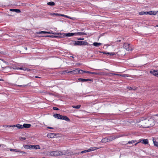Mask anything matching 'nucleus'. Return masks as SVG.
Returning <instances> with one entry per match:
<instances>
[{"label": "nucleus", "instance_id": "nucleus-1", "mask_svg": "<svg viewBox=\"0 0 158 158\" xmlns=\"http://www.w3.org/2000/svg\"><path fill=\"white\" fill-rule=\"evenodd\" d=\"M147 118H142L139 121V125L140 127L143 128H146L149 127V126L148 125V121Z\"/></svg>", "mask_w": 158, "mask_h": 158}, {"label": "nucleus", "instance_id": "nucleus-2", "mask_svg": "<svg viewBox=\"0 0 158 158\" xmlns=\"http://www.w3.org/2000/svg\"><path fill=\"white\" fill-rule=\"evenodd\" d=\"M100 148L97 147H91L88 150H85L84 151H82L81 152H79L78 153L74 152V154H79L80 153L83 154L84 153H86L87 152H89L92 151H94L96 149H98Z\"/></svg>", "mask_w": 158, "mask_h": 158}, {"label": "nucleus", "instance_id": "nucleus-3", "mask_svg": "<svg viewBox=\"0 0 158 158\" xmlns=\"http://www.w3.org/2000/svg\"><path fill=\"white\" fill-rule=\"evenodd\" d=\"M65 154V153H63L62 152L56 151L50 152L49 153V155L51 156H57Z\"/></svg>", "mask_w": 158, "mask_h": 158}, {"label": "nucleus", "instance_id": "nucleus-4", "mask_svg": "<svg viewBox=\"0 0 158 158\" xmlns=\"http://www.w3.org/2000/svg\"><path fill=\"white\" fill-rule=\"evenodd\" d=\"M23 147L24 148L26 149H40V148L38 145H24Z\"/></svg>", "mask_w": 158, "mask_h": 158}, {"label": "nucleus", "instance_id": "nucleus-5", "mask_svg": "<svg viewBox=\"0 0 158 158\" xmlns=\"http://www.w3.org/2000/svg\"><path fill=\"white\" fill-rule=\"evenodd\" d=\"M148 125L149 126V127L152 126L154 124V120L152 118H150L148 119H147Z\"/></svg>", "mask_w": 158, "mask_h": 158}, {"label": "nucleus", "instance_id": "nucleus-6", "mask_svg": "<svg viewBox=\"0 0 158 158\" xmlns=\"http://www.w3.org/2000/svg\"><path fill=\"white\" fill-rule=\"evenodd\" d=\"M57 35H61L62 36H60V37H62L64 36H67V37H70V36H72L73 35H76V33H64L62 34H61L60 33H57Z\"/></svg>", "mask_w": 158, "mask_h": 158}, {"label": "nucleus", "instance_id": "nucleus-7", "mask_svg": "<svg viewBox=\"0 0 158 158\" xmlns=\"http://www.w3.org/2000/svg\"><path fill=\"white\" fill-rule=\"evenodd\" d=\"M86 72H87V71H84L81 69L78 70L76 69L71 71L69 72H73V74L77 73L80 74H83L84 73H86Z\"/></svg>", "mask_w": 158, "mask_h": 158}, {"label": "nucleus", "instance_id": "nucleus-8", "mask_svg": "<svg viewBox=\"0 0 158 158\" xmlns=\"http://www.w3.org/2000/svg\"><path fill=\"white\" fill-rule=\"evenodd\" d=\"M139 143H141L144 144H147L148 143V139H141L139 140L138 142L135 144V145H136L137 144Z\"/></svg>", "mask_w": 158, "mask_h": 158}, {"label": "nucleus", "instance_id": "nucleus-9", "mask_svg": "<svg viewBox=\"0 0 158 158\" xmlns=\"http://www.w3.org/2000/svg\"><path fill=\"white\" fill-rule=\"evenodd\" d=\"M77 45L81 46L82 45H88V43L85 41H77Z\"/></svg>", "mask_w": 158, "mask_h": 158}, {"label": "nucleus", "instance_id": "nucleus-10", "mask_svg": "<svg viewBox=\"0 0 158 158\" xmlns=\"http://www.w3.org/2000/svg\"><path fill=\"white\" fill-rule=\"evenodd\" d=\"M113 140V138H105L104 139H102L101 140V142L102 143H106L107 142H108L110 141H111Z\"/></svg>", "mask_w": 158, "mask_h": 158}, {"label": "nucleus", "instance_id": "nucleus-11", "mask_svg": "<svg viewBox=\"0 0 158 158\" xmlns=\"http://www.w3.org/2000/svg\"><path fill=\"white\" fill-rule=\"evenodd\" d=\"M150 73L156 77H158V70H152L150 71Z\"/></svg>", "mask_w": 158, "mask_h": 158}, {"label": "nucleus", "instance_id": "nucleus-12", "mask_svg": "<svg viewBox=\"0 0 158 158\" xmlns=\"http://www.w3.org/2000/svg\"><path fill=\"white\" fill-rule=\"evenodd\" d=\"M130 44H128L125 43L123 45V47L127 51H129L130 50Z\"/></svg>", "mask_w": 158, "mask_h": 158}, {"label": "nucleus", "instance_id": "nucleus-13", "mask_svg": "<svg viewBox=\"0 0 158 158\" xmlns=\"http://www.w3.org/2000/svg\"><path fill=\"white\" fill-rule=\"evenodd\" d=\"M78 80L79 81H81L82 82H86L88 81H93V79H83L81 78H79L78 79Z\"/></svg>", "mask_w": 158, "mask_h": 158}, {"label": "nucleus", "instance_id": "nucleus-14", "mask_svg": "<svg viewBox=\"0 0 158 158\" xmlns=\"http://www.w3.org/2000/svg\"><path fill=\"white\" fill-rule=\"evenodd\" d=\"M56 134L54 133H49L47 135L48 137L50 138H54L56 136Z\"/></svg>", "mask_w": 158, "mask_h": 158}, {"label": "nucleus", "instance_id": "nucleus-15", "mask_svg": "<svg viewBox=\"0 0 158 158\" xmlns=\"http://www.w3.org/2000/svg\"><path fill=\"white\" fill-rule=\"evenodd\" d=\"M53 116L55 118L60 119H61L62 117V115L58 114H54Z\"/></svg>", "mask_w": 158, "mask_h": 158}, {"label": "nucleus", "instance_id": "nucleus-16", "mask_svg": "<svg viewBox=\"0 0 158 158\" xmlns=\"http://www.w3.org/2000/svg\"><path fill=\"white\" fill-rule=\"evenodd\" d=\"M52 31H49V32L45 31H41L40 32H38L37 34H40L41 33H44V34L47 33V34H51V33L53 34L52 33ZM54 34H56V33H54Z\"/></svg>", "mask_w": 158, "mask_h": 158}, {"label": "nucleus", "instance_id": "nucleus-17", "mask_svg": "<svg viewBox=\"0 0 158 158\" xmlns=\"http://www.w3.org/2000/svg\"><path fill=\"white\" fill-rule=\"evenodd\" d=\"M23 128L24 127L25 128H28L30 127L31 126V125L29 124H26L24 123L23 124Z\"/></svg>", "mask_w": 158, "mask_h": 158}, {"label": "nucleus", "instance_id": "nucleus-18", "mask_svg": "<svg viewBox=\"0 0 158 158\" xmlns=\"http://www.w3.org/2000/svg\"><path fill=\"white\" fill-rule=\"evenodd\" d=\"M10 10L12 11H14L17 13H19L21 12V11L19 9H10Z\"/></svg>", "mask_w": 158, "mask_h": 158}, {"label": "nucleus", "instance_id": "nucleus-19", "mask_svg": "<svg viewBox=\"0 0 158 158\" xmlns=\"http://www.w3.org/2000/svg\"><path fill=\"white\" fill-rule=\"evenodd\" d=\"M61 119L64 120L66 121H69L70 120L69 118L63 115H62V117Z\"/></svg>", "mask_w": 158, "mask_h": 158}, {"label": "nucleus", "instance_id": "nucleus-20", "mask_svg": "<svg viewBox=\"0 0 158 158\" xmlns=\"http://www.w3.org/2000/svg\"><path fill=\"white\" fill-rule=\"evenodd\" d=\"M158 11H149V15H155L157 14Z\"/></svg>", "mask_w": 158, "mask_h": 158}, {"label": "nucleus", "instance_id": "nucleus-21", "mask_svg": "<svg viewBox=\"0 0 158 158\" xmlns=\"http://www.w3.org/2000/svg\"><path fill=\"white\" fill-rule=\"evenodd\" d=\"M76 33V35H86L87 34L83 32H78L77 33Z\"/></svg>", "mask_w": 158, "mask_h": 158}, {"label": "nucleus", "instance_id": "nucleus-22", "mask_svg": "<svg viewBox=\"0 0 158 158\" xmlns=\"http://www.w3.org/2000/svg\"><path fill=\"white\" fill-rule=\"evenodd\" d=\"M153 141L155 146L157 147L158 148V143L156 141L155 139H153Z\"/></svg>", "mask_w": 158, "mask_h": 158}, {"label": "nucleus", "instance_id": "nucleus-23", "mask_svg": "<svg viewBox=\"0 0 158 158\" xmlns=\"http://www.w3.org/2000/svg\"><path fill=\"white\" fill-rule=\"evenodd\" d=\"M51 16H60L61 15V14H58L57 13H51L50 14Z\"/></svg>", "mask_w": 158, "mask_h": 158}, {"label": "nucleus", "instance_id": "nucleus-24", "mask_svg": "<svg viewBox=\"0 0 158 158\" xmlns=\"http://www.w3.org/2000/svg\"><path fill=\"white\" fill-rule=\"evenodd\" d=\"M102 44L99 43L94 42L93 44V45L96 47H98Z\"/></svg>", "mask_w": 158, "mask_h": 158}, {"label": "nucleus", "instance_id": "nucleus-25", "mask_svg": "<svg viewBox=\"0 0 158 158\" xmlns=\"http://www.w3.org/2000/svg\"><path fill=\"white\" fill-rule=\"evenodd\" d=\"M47 4L48 5L50 6H53L55 5V3L54 2H48L47 3Z\"/></svg>", "mask_w": 158, "mask_h": 158}, {"label": "nucleus", "instance_id": "nucleus-26", "mask_svg": "<svg viewBox=\"0 0 158 158\" xmlns=\"http://www.w3.org/2000/svg\"><path fill=\"white\" fill-rule=\"evenodd\" d=\"M16 127L19 129H22L23 128V125H22L17 124V125H16Z\"/></svg>", "mask_w": 158, "mask_h": 158}, {"label": "nucleus", "instance_id": "nucleus-27", "mask_svg": "<svg viewBox=\"0 0 158 158\" xmlns=\"http://www.w3.org/2000/svg\"><path fill=\"white\" fill-rule=\"evenodd\" d=\"M86 73H90V74H95V75H98V73H97L94 72H89V71H87V72H86Z\"/></svg>", "mask_w": 158, "mask_h": 158}, {"label": "nucleus", "instance_id": "nucleus-28", "mask_svg": "<svg viewBox=\"0 0 158 158\" xmlns=\"http://www.w3.org/2000/svg\"><path fill=\"white\" fill-rule=\"evenodd\" d=\"M77 41H72L73 42L72 43H71L70 44H72L75 46L77 45Z\"/></svg>", "mask_w": 158, "mask_h": 158}, {"label": "nucleus", "instance_id": "nucleus-29", "mask_svg": "<svg viewBox=\"0 0 158 158\" xmlns=\"http://www.w3.org/2000/svg\"><path fill=\"white\" fill-rule=\"evenodd\" d=\"M19 149H12V148H10V150L11 152H19Z\"/></svg>", "mask_w": 158, "mask_h": 158}, {"label": "nucleus", "instance_id": "nucleus-30", "mask_svg": "<svg viewBox=\"0 0 158 158\" xmlns=\"http://www.w3.org/2000/svg\"><path fill=\"white\" fill-rule=\"evenodd\" d=\"M136 142H137V141L136 140H132L128 142V143L129 144H133L135 143Z\"/></svg>", "mask_w": 158, "mask_h": 158}, {"label": "nucleus", "instance_id": "nucleus-31", "mask_svg": "<svg viewBox=\"0 0 158 158\" xmlns=\"http://www.w3.org/2000/svg\"><path fill=\"white\" fill-rule=\"evenodd\" d=\"M70 71H68V70H65L62 71V73L63 74H65L67 73H73V72H69Z\"/></svg>", "mask_w": 158, "mask_h": 158}, {"label": "nucleus", "instance_id": "nucleus-32", "mask_svg": "<svg viewBox=\"0 0 158 158\" xmlns=\"http://www.w3.org/2000/svg\"><path fill=\"white\" fill-rule=\"evenodd\" d=\"M81 107V105H77V106H73L72 107L74 108L77 109H79Z\"/></svg>", "mask_w": 158, "mask_h": 158}, {"label": "nucleus", "instance_id": "nucleus-33", "mask_svg": "<svg viewBox=\"0 0 158 158\" xmlns=\"http://www.w3.org/2000/svg\"><path fill=\"white\" fill-rule=\"evenodd\" d=\"M61 16H62L63 17H66L67 18L70 19H73L72 18H71V17H70L69 16H67V15H65L61 14Z\"/></svg>", "mask_w": 158, "mask_h": 158}, {"label": "nucleus", "instance_id": "nucleus-34", "mask_svg": "<svg viewBox=\"0 0 158 158\" xmlns=\"http://www.w3.org/2000/svg\"><path fill=\"white\" fill-rule=\"evenodd\" d=\"M46 36L50 37H52V38H54V37L56 38V37H59V36H54V35H47V36Z\"/></svg>", "mask_w": 158, "mask_h": 158}, {"label": "nucleus", "instance_id": "nucleus-35", "mask_svg": "<svg viewBox=\"0 0 158 158\" xmlns=\"http://www.w3.org/2000/svg\"><path fill=\"white\" fill-rule=\"evenodd\" d=\"M127 89H129V90H135V89H133L132 87H127Z\"/></svg>", "mask_w": 158, "mask_h": 158}, {"label": "nucleus", "instance_id": "nucleus-36", "mask_svg": "<svg viewBox=\"0 0 158 158\" xmlns=\"http://www.w3.org/2000/svg\"><path fill=\"white\" fill-rule=\"evenodd\" d=\"M7 127H16V125H7Z\"/></svg>", "mask_w": 158, "mask_h": 158}, {"label": "nucleus", "instance_id": "nucleus-37", "mask_svg": "<svg viewBox=\"0 0 158 158\" xmlns=\"http://www.w3.org/2000/svg\"><path fill=\"white\" fill-rule=\"evenodd\" d=\"M120 75L122 77H128V76L126 74H122V75Z\"/></svg>", "mask_w": 158, "mask_h": 158}, {"label": "nucleus", "instance_id": "nucleus-38", "mask_svg": "<svg viewBox=\"0 0 158 158\" xmlns=\"http://www.w3.org/2000/svg\"><path fill=\"white\" fill-rule=\"evenodd\" d=\"M19 151H20V152H20V153H22V154H25L26 153V152H25L22 151H21L20 150H19Z\"/></svg>", "mask_w": 158, "mask_h": 158}, {"label": "nucleus", "instance_id": "nucleus-39", "mask_svg": "<svg viewBox=\"0 0 158 158\" xmlns=\"http://www.w3.org/2000/svg\"><path fill=\"white\" fill-rule=\"evenodd\" d=\"M18 86L21 87H24L27 86V85H18Z\"/></svg>", "mask_w": 158, "mask_h": 158}, {"label": "nucleus", "instance_id": "nucleus-40", "mask_svg": "<svg viewBox=\"0 0 158 158\" xmlns=\"http://www.w3.org/2000/svg\"><path fill=\"white\" fill-rule=\"evenodd\" d=\"M144 13H144V12H143V11H141V12H140L139 13V15H143L144 14Z\"/></svg>", "mask_w": 158, "mask_h": 158}, {"label": "nucleus", "instance_id": "nucleus-41", "mask_svg": "<svg viewBox=\"0 0 158 158\" xmlns=\"http://www.w3.org/2000/svg\"><path fill=\"white\" fill-rule=\"evenodd\" d=\"M19 69L22 70H25V71L26 70V68H19Z\"/></svg>", "mask_w": 158, "mask_h": 158}, {"label": "nucleus", "instance_id": "nucleus-42", "mask_svg": "<svg viewBox=\"0 0 158 158\" xmlns=\"http://www.w3.org/2000/svg\"><path fill=\"white\" fill-rule=\"evenodd\" d=\"M115 54H116L114 52H110V56H113V55H115Z\"/></svg>", "mask_w": 158, "mask_h": 158}, {"label": "nucleus", "instance_id": "nucleus-43", "mask_svg": "<svg viewBox=\"0 0 158 158\" xmlns=\"http://www.w3.org/2000/svg\"><path fill=\"white\" fill-rule=\"evenodd\" d=\"M53 110H59V109L58 108L56 107H53Z\"/></svg>", "mask_w": 158, "mask_h": 158}, {"label": "nucleus", "instance_id": "nucleus-44", "mask_svg": "<svg viewBox=\"0 0 158 158\" xmlns=\"http://www.w3.org/2000/svg\"><path fill=\"white\" fill-rule=\"evenodd\" d=\"M144 14L145 15H148V14H149V11H146V12H144Z\"/></svg>", "mask_w": 158, "mask_h": 158}, {"label": "nucleus", "instance_id": "nucleus-45", "mask_svg": "<svg viewBox=\"0 0 158 158\" xmlns=\"http://www.w3.org/2000/svg\"><path fill=\"white\" fill-rule=\"evenodd\" d=\"M105 54L107 55H110V52H106Z\"/></svg>", "mask_w": 158, "mask_h": 158}, {"label": "nucleus", "instance_id": "nucleus-46", "mask_svg": "<svg viewBox=\"0 0 158 158\" xmlns=\"http://www.w3.org/2000/svg\"><path fill=\"white\" fill-rule=\"evenodd\" d=\"M19 68L18 67H15V68H14L13 69H19Z\"/></svg>", "mask_w": 158, "mask_h": 158}, {"label": "nucleus", "instance_id": "nucleus-47", "mask_svg": "<svg viewBox=\"0 0 158 158\" xmlns=\"http://www.w3.org/2000/svg\"><path fill=\"white\" fill-rule=\"evenodd\" d=\"M21 139H23V140H25L26 139V138H25V137H21Z\"/></svg>", "mask_w": 158, "mask_h": 158}, {"label": "nucleus", "instance_id": "nucleus-48", "mask_svg": "<svg viewBox=\"0 0 158 158\" xmlns=\"http://www.w3.org/2000/svg\"><path fill=\"white\" fill-rule=\"evenodd\" d=\"M77 39L78 40H84V38H77Z\"/></svg>", "mask_w": 158, "mask_h": 158}, {"label": "nucleus", "instance_id": "nucleus-49", "mask_svg": "<svg viewBox=\"0 0 158 158\" xmlns=\"http://www.w3.org/2000/svg\"><path fill=\"white\" fill-rule=\"evenodd\" d=\"M47 128L48 129H53V127H48Z\"/></svg>", "mask_w": 158, "mask_h": 158}, {"label": "nucleus", "instance_id": "nucleus-50", "mask_svg": "<svg viewBox=\"0 0 158 158\" xmlns=\"http://www.w3.org/2000/svg\"><path fill=\"white\" fill-rule=\"evenodd\" d=\"M23 50L25 49V50H27V47L23 48Z\"/></svg>", "mask_w": 158, "mask_h": 158}, {"label": "nucleus", "instance_id": "nucleus-51", "mask_svg": "<svg viewBox=\"0 0 158 158\" xmlns=\"http://www.w3.org/2000/svg\"><path fill=\"white\" fill-rule=\"evenodd\" d=\"M99 52L101 53H103V54H105L106 52Z\"/></svg>", "mask_w": 158, "mask_h": 158}, {"label": "nucleus", "instance_id": "nucleus-52", "mask_svg": "<svg viewBox=\"0 0 158 158\" xmlns=\"http://www.w3.org/2000/svg\"><path fill=\"white\" fill-rule=\"evenodd\" d=\"M0 81H4V80L2 79H0Z\"/></svg>", "mask_w": 158, "mask_h": 158}, {"label": "nucleus", "instance_id": "nucleus-53", "mask_svg": "<svg viewBox=\"0 0 158 158\" xmlns=\"http://www.w3.org/2000/svg\"><path fill=\"white\" fill-rule=\"evenodd\" d=\"M35 78H39V77H38V76H35Z\"/></svg>", "mask_w": 158, "mask_h": 158}, {"label": "nucleus", "instance_id": "nucleus-54", "mask_svg": "<svg viewBox=\"0 0 158 158\" xmlns=\"http://www.w3.org/2000/svg\"><path fill=\"white\" fill-rule=\"evenodd\" d=\"M16 5L17 6H19V5H20V4H16Z\"/></svg>", "mask_w": 158, "mask_h": 158}, {"label": "nucleus", "instance_id": "nucleus-55", "mask_svg": "<svg viewBox=\"0 0 158 158\" xmlns=\"http://www.w3.org/2000/svg\"><path fill=\"white\" fill-rule=\"evenodd\" d=\"M3 62L4 63H6V62L5 61H3Z\"/></svg>", "mask_w": 158, "mask_h": 158}, {"label": "nucleus", "instance_id": "nucleus-56", "mask_svg": "<svg viewBox=\"0 0 158 158\" xmlns=\"http://www.w3.org/2000/svg\"><path fill=\"white\" fill-rule=\"evenodd\" d=\"M114 75H118V74H114Z\"/></svg>", "mask_w": 158, "mask_h": 158}, {"label": "nucleus", "instance_id": "nucleus-57", "mask_svg": "<svg viewBox=\"0 0 158 158\" xmlns=\"http://www.w3.org/2000/svg\"><path fill=\"white\" fill-rule=\"evenodd\" d=\"M26 70H28V69H27V68H26Z\"/></svg>", "mask_w": 158, "mask_h": 158}, {"label": "nucleus", "instance_id": "nucleus-58", "mask_svg": "<svg viewBox=\"0 0 158 158\" xmlns=\"http://www.w3.org/2000/svg\"><path fill=\"white\" fill-rule=\"evenodd\" d=\"M156 26L158 27V24Z\"/></svg>", "mask_w": 158, "mask_h": 158}, {"label": "nucleus", "instance_id": "nucleus-59", "mask_svg": "<svg viewBox=\"0 0 158 158\" xmlns=\"http://www.w3.org/2000/svg\"><path fill=\"white\" fill-rule=\"evenodd\" d=\"M8 15V16H10V15Z\"/></svg>", "mask_w": 158, "mask_h": 158}, {"label": "nucleus", "instance_id": "nucleus-60", "mask_svg": "<svg viewBox=\"0 0 158 158\" xmlns=\"http://www.w3.org/2000/svg\"><path fill=\"white\" fill-rule=\"evenodd\" d=\"M71 56L72 57H73V56Z\"/></svg>", "mask_w": 158, "mask_h": 158}, {"label": "nucleus", "instance_id": "nucleus-61", "mask_svg": "<svg viewBox=\"0 0 158 158\" xmlns=\"http://www.w3.org/2000/svg\"><path fill=\"white\" fill-rule=\"evenodd\" d=\"M118 41H119V42H120V40H119Z\"/></svg>", "mask_w": 158, "mask_h": 158}, {"label": "nucleus", "instance_id": "nucleus-62", "mask_svg": "<svg viewBox=\"0 0 158 158\" xmlns=\"http://www.w3.org/2000/svg\"><path fill=\"white\" fill-rule=\"evenodd\" d=\"M1 147V145L0 144V147Z\"/></svg>", "mask_w": 158, "mask_h": 158}, {"label": "nucleus", "instance_id": "nucleus-63", "mask_svg": "<svg viewBox=\"0 0 158 158\" xmlns=\"http://www.w3.org/2000/svg\"><path fill=\"white\" fill-rule=\"evenodd\" d=\"M0 53H1V52H0Z\"/></svg>", "mask_w": 158, "mask_h": 158}]
</instances>
